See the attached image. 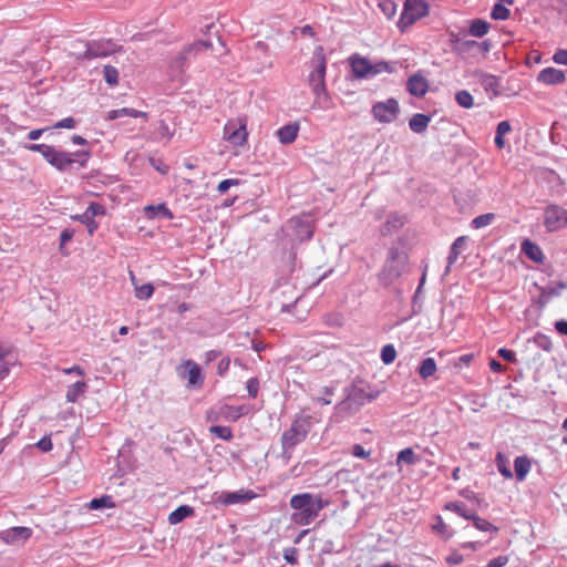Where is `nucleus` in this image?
<instances>
[{
	"label": "nucleus",
	"mask_w": 567,
	"mask_h": 567,
	"mask_svg": "<svg viewBox=\"0 0 567 567\" xmlns=\"http://www.w3.org/2000/svg\"><path fill=\"white\" fill-rule=\"evenodd\" d=\"M329 505L322 496L309 492L296 494L290 499V506L295 511L291 520L298 526H307L313 523L320 511Z\"/></svg>",
	"instance_id": "1"
},
{
	"label": "nucleus",
	"mask_w": 567,
	"mask_h": 567,
	"mask_svg": "<svg viewBox=\"0 0 567 567\" xmlns=\"http://www.w3.org/2000/svg\"><path fill=\"white\" fill-rule=\"evenodd\" d=\"M28 150L41 153L49 164L61 172L66 171L75 164L78 166H83L90 156L89 151L66 153L63 151H58L53 146L47 144H31L28 146Z\"/></svg>",
	"instance_id": "2"
},
{
	"label": "nucleus",
	"mask_w": 567,
	"mask_h": 567,
	"mask_svg": "<svg viewBox=\"0 0 567 567\" xmlns=\"http://www.w3.org/2000/svg\"><path fill=\"white\" fill-rule=\"evenodd\" d=\"M327 59L322 47H317L312 58V70L308 75V84L317 100L328 96L326 86Z\"/></svg>",
	"instance_id": "3"
},
{
	"label": "nucleus",
	"mask_w": 567,
	"mask_h": 567,
	"mask_svg": "<svg viewBox=\"0 0 567 567\" xmlns=\"http://www.w3.org/2000/svg\"><path fill=\"white\" fill-rule=\"evenodd\" d=\"M349 62L354 76L358 79L374 78L383 72L392 73L395 69V63L379 61L372 64L369 59L358 53L351 55Z\"/></svg>",
	"instance_id": "4"
},
{
	"label": "nucleus",
	"mask_w": 567,
	"mask_h": 567,
	"mask_svg": "<svg viewBox=\"0 0 567 567\" xmlns=\"http://www.w3.org/2000/svg\"><path fill=\"white\" fill-rule=\"evenodd\" d=\"M408 267V256L399 248H391L385 260L383 269L379 274V278L385 285H392L399 280Z\"/></svg>",
	"instance_id": "5"
},
{
	"label": "nucleus",
	"mask_w": 567,
	"mask_h": 567,
	"mask_svg": "<svg viewBox=\"0 0 567 567\" xmlns=\"http://www.w3.org/2000/svg\"><path fill=\"white\" fill-rule=\"evenodd\" d=\"M212 48H213V43L210 41H206V40H199V41H196V42L185 47L183 49V51L181 52V54L171 61L169 68L172 70V74L173 75L183 74L186 69L189 55L196 56L198 53L209 50Z\"/></svg>",
	"instance_id": "6"
},
{
	"label": "nucleus",
	"mask_w": 567,
	"mask_h": 567,
	"mask_svg": "<svg viewBox=\"0 0 567 567\" xmlns=\"http://www.w3.org/2000/svg\"><path fill=\"white\" fill-rule=\"evenodd\" d=\"M84 47V52L75 55L76 60H92L95 58H104L121 50V47L117 45L115 42H113L112 40L104 39L85 42Z\"/></svg>",
	"instance_id": "7"
},
{
	"label": "nucleus",
	"mask_w": 567,
	"mask_h": 567,
	"mask_svg": "<svg viewBox=\"0 0 567 567\" xmlns=\"http://www.w3.org/2000/svg\"><path fill=\"white\" fill-rule=\"evenodd\" d=\"M247 120L231 118L224 126V137L235 146H243L247 142Z\"/></svg>",
	"instance_id": "8"
},
{
	"label": "nucleus",
	"mask_w": 567,
	"mask_h": 567,
	"mask_svg": "<svg viewBox=\"0 0 567 567\" xmlns=\"http://www.w3.org/2000/svg\"><path fill=\"white\" fill-rule=\"evenodd\" d=\"M427 14L429 4L424 0H405L399 25L403 29Z\"/></svg>",
	"instance_id": "9"
},
{
	"label": "nucleus",
	"mask_w": 567,
	"mask_h": 567,
	"mask_svg": "<svg viewBox=\"0 0 567 567\" xmlns=\"http://www.w3.org/2000/svg\"><path fill=\"white\" fill-rule=\"evenodd\" d=\"M372 115L380 123H392L396 120L400 106L395 99L390 97L384 102H378L372 106Z\"/></svg>",
	"instance_id": "10"
},
{
	"label": "nucleus",
	"mask_w": 567,
	"mask_h": 567,
	"mask_svg": "<svg viewBox=\"0 0 567 567\" xmlns=\"http://www.w3.org/2000/svg\"><path fill=\"white\" fill-rule=\"evenodd\" d=\"M308 435V430L303 427L299 420H295L290 427L281 434V446L286 453L301 443Z\"/></svg>",
	"instance_id": "11"
},
{
	"label": "nucleus",
	"mask_w": 567,
	"mask_h": 567,
	"mask_svg": "<svg viewBox=\"0 0 567 567\" xmlns=\"http://www.w3.org/2000/svg\"><path fill=\"white\" fill-rule=\"evenodd\" d=\"M565 208L558 205H548L544 212V226L548 231L565 228Z\"/></svg>",
	"instance_id": "12"
},
{
	"label": "nucleus",
	"mask_w": 567,
	"mask_h": 567,
	"mask_svg": "<svg viewBox=\"0 0 567 567\" xmlns=\"http://www.w3.org/2000/svg\"><path fill=\"white\" fill-rule=\"evenodd\" d=\"M32 536V529L29 527H12L1 532L0 538L7 545L25 544Z\"/></svg>",
	"instance_id": "13"
},
{
	"label": "nucleus",
	"mask_w": 567,
	"mask_h": 567,
	"mask_svg": "<svg viewBox=\"0 0 567 567\" xmlns=\"http://www.w3.org/2000/svg\"><path fill=\"white\" fill-rule=\"evenodd\" d=\"M406 90L411 95L422 97L429 90V83L423 75L413 74L408 80Z\"/></svg>",
	"instance_id": "14"
},
{
	"label": "nucleus",
	"mask_w": 567,
	"mask_h": 567,
	"mask_svg": "<svg viewBox=\"0 0 567 567\" xmlns=\"http://www.w3.org/2000/svg\"><path fill=\"white\" fill-rule=\"evenodd\" d=\"M184 364L187 368V386L202 388L204 383V377L202 374L199 364L193 360H186Z\"/></svg>",
	"instance_id": "15"
},
{
	"label": "nucleus",
	"mask_w": 567,
	"mask_h": 567,
	"mask_svg": "<svg viewBox=\"0 0 567 567\" xmlns=\"http://www.w3.org/2000/svg\"><path fill=\"white\" fill-rule=\"evenodd\" d=\"M537 80L547 85H555L564 83L566 75L561 70L555 68H546L539 72Z\"/></svg>",
	"instance_id": "16"
},
{
	"label": "nucleus",
	"mask_w": 567,
	"mask_h": 567,
	"mask_svg": "<svg viewBox=\"0 0 567 567\" xmlns=\"http://www.w3.org/2000/svg\"><path fill=\"white\" fill-rule=\"evenodd\" d=\"M520 251L536 264H543L545 260L542 247L534 244L530 239H525L523 244H520Z\"/></svg>",
	"instance_id": "17"
},
{
	"label": "nucleus",
	"mask_w": 567,
	"mask_h": 567,
	"mask_svg": "<svg viewBox=\"0 0 567 567\" xmlns=\"http://www.w3.org/2000/svg\"><path fill=\"white\" fill-rule=\"evenodd\" d=\"M221 497L225 504H239L251 501L255 497V493L251 489H239L236 492H226Z\"/></svg>",
	"instance_id": "18"
},
{
	"label": "nucleus",
	"mask_w": 567,
	"mask_h": 567,
	"mask_svg": "<svg viewBox=\"0 0 567 567\" xmlns=\"http://www.w3.org/2000/svg\"><path fill=\"white\" fill-rule=\"evenodd\" d=\"M515 476L518 482H524L532 470L530 458L526 455L514 460Z\"/></svg>",
	"instance_id": "19"
},
{
	"label": "nucleus",
	"mask_w": 567,
	"mask_h": 567,
	"mask_svg": "<svg viewBox=\"0 0 567 567\" xmlns=\"http://www.w3.org/2000/svg\"><path fill=\"white\" fill-rule=\"evenodd\" d=\"M143 210H144V215L148 219L161 218V217H166L168 219H173V217H174L173 213L169 210L167 205L164 203H159L157 205H147L144 207Z\"/></svg>",
	"instance_id": "20"
},
{
	"label": "nucleus",
	"mask_w": 567,
	"mask_h": 567,
	"mask_svg": "<svg viewBox=\"0 0 567 567\" xmlns=\"http://www.w3.org/2000/svg\"><path fill=\"white\" fill-rule=\"evenodd\" d=\"M130 280L133 287H135V297L138 300H148L153 297L154 286L152 284L138 285V280L133 272H130Z\"/></svg>",
	"instance_id": "21"
},
{
	"label": "nucleus",
	"mask_w": 567,
	"mask_h": 567,
	"mask_svg": "<svg viewBox=\"0 0 567 567\" xmlns=\"http://www.w3.org/2000/svg\"><path fill=\"white\" fill-rule=\"evenodd\" d=\"M299 125L297 123L288 124L282 127H280L276 134L278 136V140L282 144H290L292 143L298 135Z\"/></svg>",
	"instance_id": "22"
},
{
	"label": "nucleus",
	"mask_w": 567,
	"mask_h": 567,
	"mask_svg": "<svg viewBox=\"0 0 567 567\" xmlns=\"http://www.w3.org/2000/svg\"><path fill=\"white\" fill-rule=\"evenodd\" d=\"M377 395L374 394H368L363 395L362 390L354 389L353 393L347 398V400L342 401V404H340L341 410H351L353 408V403L359 401V404H363V400L371 402L375 399Z\"/></svg>",
	"instance_id": "23"
},
{
	"label": "nucleus",
	"mask_w": 567,
	"mask_h": 567,
	"mask_svg": "<svg viewBox=\"0 0 567 567\" xmlns=\"http://www.w3.org/2000/svg\"><path fill=\"white\" fill-rule=\"evenodd\" d=\"M430 122L431 117L429 115L416 113L410 118L409 126L412 132L421 134L427 128Z\"/></svg>",
	"instance_id": "24"
},
{
	"label": "nucleus",
	"mask_w": 567,
	"mask_h": 567,
	"mask_svg": "<svg viewBox=\"0 0 567 567\" xmlns=\"http://www.w3.org/2000/svg\"><path fill=\"white\" fill-rule=\"evenodd\" d=\"M467 245V237L461 236L455 239L452 244L450 256H449V268L456 261L458 256L465 250Z\"/></svg>",
	"instance_id": "25"
},
{
	"label": "nucleus",
	"mask_w": 567,
	"mask_h": 567,
	"mask_svg": "<svg viewBox=\"0 0 567 567\" xmlns=\"http://www.w3.org/2000/svg\"><path fill=\"white\" fill-rule=\"evenodd\" d=\"M491 24L483 19H474L471 21L468 32L475 38H483L489 32Z\"/></svg>",
	"instance_id": "26"
},
{
	"label": "nucleus",
	"mask_w": 567,
	"mask_h": 567,
	"mask_svg": "<svg viewBox=\"0 0 567 567\" xmlns=\"http://www.w3.org/2000/svg\"><path fill=\"white\" fill-rule=\"evenodd\" d=\"M193 508L188 505H179L175 511H173L168 516V522L172 525L178 524L187 517L192 516Z\"/></svg>",
	"instance_id": "27"
},
{
	"label": "nucleus",
	"mask_w": 567,
	"mask_h": 567,
	"mask_svg": "<svg viewBox=\"0 0 567 567\" xmlns=\"http://www.w3.org/2000/svg\"><path fill=\"white\" fill-rule=\"evenodd\" d=\"M86 384L83 381H78L71 384L65 393L66 402H78L79 398L85 392Z\"/></svg>",
	"instance_id": "28"
},
{
	"label": "nucleus",
	"mask_w": 567,
	"mask_h": 567,
	"mask_svg": "<svg viewBox=\"0 0 567 567\" xmlns=\"http://www.w3.org/2000/svg\"><path fill=\"white\" fill-rule=\"evenodd\" d=\"M437 367L434 358L423 359L419 367V374L422 379H427L436 373Z\"/></svg>",
	"instance_id": "29"
},
{
	"label": "nucleus",
	"mask_w": 567,
	"mask_h": 567,
	"mask_svg": "<svg viewBox=\"0 0 567 567\" xmlns=\"http://www.w3.org/2000/svg\"><path fill=\"white\" fill-rule=\"evenodd\" d=\"M122 116L140 117V116H146V113L134 110V109H128V107L112 110L107 113V120H110V121L120 118Z\"/></svg>",
	"instance_id": "30"
},
{
	"label": "nucleus",
	"mask_w": 567,
	"mask_h": 567,
	"mask_svg": "<svg viewBox=\"0 0 567 567\" xmlns=\"http://www.w3.org/2000/svg\"><path fill=\"white\" fill-rule=\"evenodd\" d=\"M417 460L419 458L415 452L411 447H405L402 451H400L399 455H396L395 464L396 466L401 467L403 463L412 465L415 464Z\"/></svg>",
	"instance_id": "31"
},
{
	"label": "nucleus",
	"mask_w": 567,
	"mask_h": 567,
	"mask_svg": "<svg viewBox=\"0 0 567 567\" xmlns=\"http://www.w3.org/2000/svg\"><path fill=\"white\" fill-rule=\"evenodd\" d=\"M495 462L499 474L503 475L504 478L509 480L513 477V472L509 467V461L506 456L503 455V453L498 452L496 454Z\"/></svg>",
	"instance_id": "32"
},
{
	"label": "nucleus",
	"mask_w": 567,
	"mask_h": 567,
	"mask_svg": "<svg viewBox=\"0 0 567 567\" xmlns=\"http://www.w3.org/2000/svg\"><path fill=\"white\" fill-rule=\"evenodd\" d=\"M494 220V214L478 215L477 217L473 218L471 226L473 229H482L484 227L492 225Z\"/></svg>",
	"instance_id": "33"
},
{
	"label": "nucleus",
	"mask_w": 567,
	"mask_h": 567,
	"mask_svg": "<svg viewBox=\"0 0 567 567\" xmlns=\"http://www.w3.org/2000/svg\"><path fill=\"white\" fill-rule=\"evenodd\" d=\"M471 519L473 522L474 527L481 532H484V533H486V532L497 533L498 532V528L485 518H481V517L474 515Z\"/></svg>",
	"instance_id": "34"
},
{
	"label": "nucleus",
	"mask_w": 567,
	"mask_h": 567,
	"mask_svg": "<svg viewBox=\"0 0 567 567\" xmlns=\"http://www.w3.org/2000/svg\"><path fill=\"white\" fill-rule=\"evenodd\" d=\"M455 101L460 106H462L464 109H471L474 105L473 96L466 90H461V91L456 92Z\"/></svg>",
	"instance_id": "35"
},
{
	"label": "nucleus",
	"mask_w": 567,
	"mask_h": 567,
	"mask_svg": "<svg viewBox=\"0 0 567 567\" xmlns=\"http://www.w3.org/2000/svg\"><path fill=\"white\" fill-rule=\"evenodd\" d=\"M511 16L509 9H507L503 3H495L491 11V18L493 20H507Z\"/></svg>",
	"instance_id": "36"
},
{
	"label": "nucleus",
	"mask_w": 567,
	"mask_h": 567,
	"mask_svg": "<svg viewBox=\"0 0 567 567\" xmlns=\"http://www.w3.org/2000/svg\"><path fill=\"white\" fill-rule=\"evenodd\" d=\"M71 219L78 220L82 223V225H85L86 229H89V234L93 235L94 231L97 229V223L94 220V218H91L89 215H71Z\"/></svg>",
	"instance_id": "37"
},
{
	"label": "nucleus",
	"mask_w": 567,
	"mask_h": 567,
	"mask_svg": "<svg viewBox=\"0 0 567 567\" xmlns=\"http://www.w3.org/2000/svg\"><path fill=\"white\" fill-rule=\"evenodd\" d=\"M481 84L487 92L497 93L498 89V80L496 76L492 74H482L481 75Z\"/></svg>",
	"instance_id": "38"
},
{
	"label": "nucleus",
	"mask_w": 567,
	"mask_h": 567,
	"mask_svg": "<svg viewBox=\"0 0 567 567\" xmlns=\"http://www.w3.org/2000/svg\"><path fill=\"white\" fill-rule=\"evenodd\" d=\"M208 431L224 441H231L234 437L233 430L228 426L214 425Z\"/></svg>",
	"instance_id": "39"
},
{
	"label": "nucleus",
	"mask_w": 567,
	"mask_h": 567,
	"mask_svg": "<svg viewBox=\"0 0 567 567\" xmlns=\"http://www.w3.org/2000/svg\"><path fill=\"white\" fill-rule=\"evenodd\" d=\"M103 75L105 82L111 85H117L118 84V71L116 68L112 65H105L103 69Z\"/></svg>",
	"instance_id": "40"
},
{
	"label": "nucleus",
	"mask_w": 567,
	"mask_h": 567,
	"mask_svg": "<svg viewBox=\"0 0 567 567\" xmlns=\"http://www.w3.org/2000/svg\"><path fill=\"white\" fill-rule=\"evenodd\" d=\"M405 221L406 218L403 215H391L386 220L385 229L388 231H391L392 229H399L404 226Z\"/></svg>",
	"instance_id": "41"
},
{
	"label": "nucleus",
	"mask_w": 567,
	"mask_h": 567,
	"mask_svg": "<svg viewBox=\"0 0 567 567\" xmlns=\"http://www.w3.org/2000/svg\"><path fill=\"white\" fill-rule=\"evenodd\" d=\"M396 351L394 347L389 343L388 346L381 348L380 358L383 360L385 364H390L395 360Z\"/></svg>",
	"instance_id": "42"
},
{
	"label": "nucleus",
	"mask_w": 567,
	"mask_h": 567,
	"mask_svg": "<svg viewBox=\"0 0 567 567\" xmlns=\"http://www.w3.org/2000/svg\"><path fill=\"white\" fill-rule=\"evenodd\" d=\"M446 509L453 511L465 519H471L474 516L466 511L464 503H449L446 504Z\"/></svg>",
	"instance_id": "43"
},
{
	"label": "nucleus",
	"mask_w": 567,
	"mask_h": 567,
	"mask_svg": "<svg viewBox=\"0 0 567 567\" xmlns=\"http://www.w3.org/2000/svg\"><path fill=\"white\" fill-rule=\"evenodd\" d=\"M114 506V503L112 502V498L111 496H102L100 498H94L91 501V503L89 504V507L91 509H100L102 507H113Z\"/></svg>",
	"instance_id": "44"
},
{
	"label": "nucleus",
	"mask_w": 567,
	"mask_h": 567,
	"mask_svg": "<svg viewBox=\"0 0 567 567\" xmlns=\"http://www.w3.org/2000/svg\"><path fill=\"white\" fill-rule=\"evenodd\" d=\"M83 214L91 216V218H94L95 216H104L105 208L101 204L91 203Z\"/></svg>",
	"instance_id": "45"
},
{
	"label": "nucleus",
	"mask_w": 567,
	"mask_h": 567,
	"mask_svg": "<svg viewBox=\"0 0 567 567\" xmlns=\"http://www.w3.org/2000/svg\"><path fill=\"white\" fill-rule=\"evenodd\" d=\"M282 556L288 564L296 565L298 563V549L296 547L285 548Z\"/></svg>",
	"instance_id": "46"
},
{
	"label": "nucleus",
	"mask_w": 567,
	"mask_h": 567,
	"mask_svg": "<svg viewBox=\"0 0 567 567\" xmlns=\"http://www.w3.org/2000/svg\"><path fill=\"white\" fill-rule=\"evenodd\" d=\"M74 237V230L71 228H64L60 236V250L63 255H65L63 248Z\"/></svg>",
	"instance_id": "47"
},
{
	"label": "nucleus",
	"mask_w": 567,
	"mask_h": 567,
	"mask_svg": "<svg viewBox=\"0 0 567 567\" xmlns=\"http://www.w3.org/2000/svg\"><path fill=\"white\" fill-rule=\"evenodd\" d=\"M260 389V382L257 378H250L247 382V391L250 398L257 396L258 390Z\"/></svg>",
	"instance_id": "48"
},
{
	"label": "nucleus",
	"mask_w": 567,
	"mask_h": 567,
	"mask_svg": "<svg viewBox=\"0 0 567 567\" xmlns=\"http://www.w3.org/2000/svg\"><path fill=\"white\" fill-rule=\"evenodd\" d=\"M379 6L388 18H392L393 14L395 13L396 7L395 3L392 1H383Z\"/></svg>",
	"instance_id": "49"
},
{
	"label": "nucleus",
	"mask_w": 567,
	"mask_h": 567,
	"mask_svg": "<svg viewBox=\"0 0 567 567\" xmlns=\"http://www.w3.org/2000/svg\"><path fill=\"white\" fill-rule=\"evenodd\" d=\"M76 121L73 117H65L53 125V128H74Z\"/></svg>",
	"instance_id": "50"
},
{
	"label": "nucleus",
	"mask_w": 567,
	"mask_h": 567,
	"mask_svg": "<svg viewBox=\"0 0 567 567\" xmlns=\"http://www.w3.org/2000/svg\"><path fill=\"white\" fill-rule=\"evenodd\" d=\"M156 132L161 137H166L168 140L173 136V133L169 131L168 124L163 120L159 121Z\"/></svg>",
	"instance_id": "51"
},
{
	"label": "nucleus",
	"mask_w": 567,
	"mask_h": 567,
	"mask_svg": "<svg viewBox=\"0 0 567 567\" xmlns=\"http://www.w3.org/2000/svg\"><path fill=\"white\" fill-rule=\"evenodd\" d=\"M228 412H234L233 421H236L238 417H241L248 413V408L246 405L239 406H228Z\"/></svg>",
	"instance_id": "52"
},
{
	"label": "nucleus",
	"mask_w": 567,
	"mask_h": 567,
	"mask_svg": "<svg viewBox=\"0 0 567 567\" xmlns=\"http://www.w3.org/2000/svg\"><path fill=\"white\" fill-rule=\"evenodd\" d=\"M553 60L557 64L567 65V50L559 49L555 52Z\"/></svg>",
	"instance_id": "53"
},
{
	"label": "nucleus",
	"mask_w": 567,
	"mask_h": 567,
	"mask_svg": "<svg viewBox=\"0 0 567 567\" xmlns=\"http://www.w3.org/2000/svg\"><path fill=\"white\" fill-rule=\"evenodd\" d=\"M509 561L507 556H498L494 559L488 560L486 567H503L507 565Z\"/></svg>",
	"instance_id": "54"
},
{
	"label": "nucleus",
	"mask_w": 567,
	"mask_h": 567,
	"mask_svg": "<svg viewBox=\"0 0 567 567\" xmlns=\"http://www.w3.org/2000/svg\"><path fill=\"white\" fill-rule=\"evenodd\" d=\"M352 454L358 458H369L371 456L370 451H365L362 445H353Z\"/></svg>",
	"instance_id": "55"
},
{
	"label": "nucleus",
	"mask_w": 567,
	"mask_h": 567,
	"mask_svg": "<svg viewBox=\"0 0 567 567\" xmlns=\"http://www.w3.org/2000/svg\"><path fill=\"white\" fill-rule=\"evenodd\" d=\"M333 391L331 388H323V394L317 398L318 402H321L323 404H331Z\"/></svg>",
	"instance_id": "56"
},
{
	"label": "nucleus",
	"mask_w": 567,
	"mask_h": 567,
	"mask_svg": "<svg viewBox=\"0 0 567 567\" xmlns=\"http://www.w3.org/2000/svg\"><path fill=\"white\" fill-rule=\"evenodd\" d=\"M150 162L159 174H162V175L168 174L169 167L167 165L163 164L159 159L151 158Z\"/></svg>",
	"instance_id": "57"
},
{
	"label": "nucleus",
	"mask_w": 567,
	"mask_h": 567,
	"mask_svg": "<svg viewBox=\"0 0 567 567\" xmlns=\"http://www.w3.org/2000/svg\"><path fill=\"white\" fill-rule=\"evenodd\" d=\"M446 561L450 566L458 565L464 561V557L462 554H458L457 551H453L447 558Z\"/></svg>",
	"instance_id": "58"
},
{
	"label": "nucleus",
	"mask_w": 567,
	"mask_h": 567,
	"mask_svg": "<svg viewBox=\"0 0 567 567\" xmlns=\"http://www.w3.org/2000/svg\"><path fill=\"white\" fill-rule=\"evenodd\" d=\"M238 184V179H223L218 185V190L220 193H225L229 189V187Z\"/></svg>",
	"instance_id": "59"
},
{
	"label": "nucleus",
	"mask_w": 567,
	"mask_h": 567,
	"mask_svg": "<svg viewBox=\"0 0 567 567\" xmlns=\"http://www.w3.org/2000/svg\"><path fill=\"white\" fill-rule=\"evenodd\" d=\"M473 354H463L462 357H458L457 361L455 362L456 368L462 367H468L473 360Z\"/></svg>",
	"instance_id": "60"
},
{
	"label": "nucleus",
	"mask_w": 567,
	"mask_h": 567,
	"mask_svg": "<svg viewBox=\"0 0 567 567\" xmlns=\"http://www.w3.org/2000/svg\"><path fill=\"white\" fill-rule=\"evenodd\" d=\"M497 353L501 358L509 362H513L515 360V353L513 350L501 348L498 349Z\"/></svg>",
	"instance_id": "61"
},
{
	"label": "nucleus",
	"mask_w": 567,
	"mask_h": 567,
	"mask_svg": "<svg viewBox=\"0 0 567 567\" xmlns=\"http://www.w3.org/2000/svg\"><path fill=\"white\" fill-rule=\"evenodd\" d=\"M433 529L442 535H445V537H449L450 535L447 534V525L444 524V522L442 520V518H437V524L433 526Z\"/></svg>",
	"instance_id": "62"
},
{
	"label": "nucleus",
	"mask_w": 567,
	"mask_h": 567,
	"mask_svg": "<svg viewBox=\"0 0 567 567\" xmlns=\"http://www.w3.org/2000/svg\"><path fill=\"white\" fill-rule=\"evenodd\" d=\"M37 446L41 449L43 452H49L52 449V443L50 437H43L41 441L37 443Z\"/></svg>",
	"instance_id": "63"
},
{
	"label": "nucleus",
	"mask_w": 567,
	"mask_h": 567,
	"mask_svg": "<svg viewBox=\"0 0 567 567\" xmlns=\"http://www.w3.org/2000/svg\"><path fill=\"white\" fill-rule=\"evenodd\" d=\"M555 328L559 333L567 336V321L566 320H558L555 323Z\"/></svg>",
	"instance_id": "64"
}]
</instances>
